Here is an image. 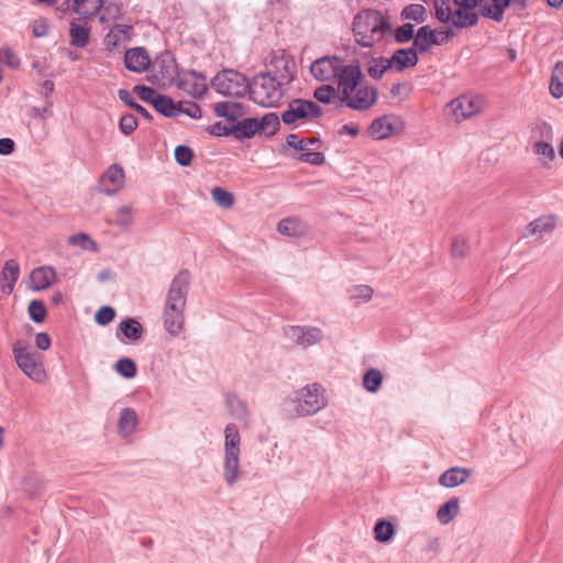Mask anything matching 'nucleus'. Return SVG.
<instances>
[{
  "mask_svg": "<svg viewBox=\"0 0 563 563\" xmlns=\"http://www.w3.org/2000/svg\"><path fill=\"white\" fill-rule=\"evenodd\" d=\"M352 33L357 45L372 48L391 36L393 27L389 18L375 9H363L352 21Z\"/></svg>",
  "mask_w": 563,
  "mask_h": 563,
  "instance_id": "obj_1",
  "label": "nucleus"
},
{
  "mask_svg": "<svg viewBox=\"0 0 563 563\" xmlns=\"http://www.w3.org/2000/svg\"><path fill=\"white\" fill-rule=\"evenodd\" d=\"M190 285V274L187 269L180 271L172 280L164 307V327L166 331L177 336L184 328V311Z\"/></svg>",
  "mask_w": 563,
  "mask_h": 563,
  "instance_id": "obj_2",
  "label": "nucleus"
},
{
  "mask_svg": "<svg viewBox=\"0 0 563 563\" xmlns=\"http://www.w3.org/2000/svg\"><path fill=\"white\" fill-rule=\"evenodd\" d=\"M223 445V481L229 487H232L241 477L240 455H241V434L234 423H229L224 428Z\"/></svg>",
  "mask_w": 563,
  "mask_h": 563,
  "instance_id": "obj_3",
  "label": "nucleus"
},
{
  "mask_svg": "<svg viewBox=\"0 0 563 563\" xmlns=\"http://www.w3.org/2000/svg\"><path fill=\"white\" fill-rule=\"evenodd\" d=\"M284 82L276 79L272 74L261 73L249 82L247 92L250 99L262 107L271 108L278 106L284 92Z\"/></svg>",
  "mask_w": 563,
  "mask_h": 563,
  "instance_id": "obj_4",
  "label": "nucleus"
},
{
  "mask_svg": "<svg viewBox=\"0 0 563 563\" xmlns=\"http://www.w3.org/2000/svg\"><path fill=\"white\" fill-rule=\"evenodd\" d=\"M290 401L298 417L313 416L328 405L325 389L317 383L309 384L296 390Z\"/></svg>",
  "mask_w": 563,
  "mask_h": 563,
  "instance_id": "obj_5",
  "label": "nucleus"
},
{
  "mask_svg": "<svg viewBox=\"0 0 563 563\" xmlns=\"http://www.w3.org/2000/svg\"><path fill=\"white\" fill-rule=\"evenodd\" d=\"M12 353L18 367L30 379L35 383H44L47 374L43 364L42 355L27 349V343L16 340L12 344Z\"/></svg>",
  "mask_w": 563,
  "mask_h": 563,
  "instance_id": "obj_6",
  "label": "nucleus"
},
{
  "mask_svg": "<svg viewBox=\"0 0 563 563\" xmlns=\"http://www.w3.org/2000/svg\"><path fill=\"white\" fill-rule=\"evenodd\" d=\"M211 87L223 96L242 97L247 92L249 80L240 71L223 69L212 78Z\"/></svg>",
  "mask_w": 563,
  "mask_h": 563,
  "instance_id": "obj_7",
  "label": "nucleus"
},
{
  "mask_svg": "<svg viewBox=\"0 0 563 563\" xmlns=\"http://www.w3.org/2000/svg\"><path fill=\"white\" fill-rule=\"evenodd\" d=\"M268 70L265 74H272L273 77L285 85L290 84L296 74L295 60L284 51H275L267 57Z\"/></svg>",
  "mask_w": 563,
  "mask_h": 563,
  "instance_id": "obj_8",
  "label": "nucleus"
},
{
  "mask_svg": "<svg viewBox=\"0 0 563 563\" xmlns=\"http://www.w3.org/2000/svg\"><path fill=\"white\" fill-rule=\"evenodd\" d=\"M322 109L316 102L305 99H294L288 103L287 110L282 114V121L287 124H294L298 120H311L319 118Z\"/></svg>",
  "mask_w": 563,
  "mask_h": 563,
  "instance_id": "obj_9",
  "label": "nucleus"
},
{
  "mask_svg": "<svg viewBox=\"0 0 563 563\" xmlns=\"http://www.w3.org/2000/svg\"><path fill=\"white\" fill-rule=\"evenodd\" d=\"M481 97L460 96L446 104V110L455 121H463L482 111Z\"/></svg>",
  "mask_w": 563,
  "mask_h": 563,
  "instance_id": "obj_10",
  "label": "nucleus"
},
{
  "mask_svg": "<svg viewBox=\"0 0 563 563\" xmlns=\"http://www.w3.org/2000/svg\"><path fill=\"white\" fill-rule=\"evenodd\" d=\"M342 65L343 59L336 56H323L312 63L310 73L319 81H331L336 79Z\"/></svg>",
  "mask_w": 563,
  "mask_h": 563,
  "instance_id": "obj_11",
  "label": "nucleus"
},
{
  "mask_svg": "<svg viewBox=\"0 0 563 563\" xmlns=\"http://www.w3.org/2000/svg\"><path fill=\"white\" fill-rule=\"evenodd\" d=\"M284 332L289 340L305 349L319 343L323 339L322 330L317 327L289 325Z\"/></svg>",
  "mask_w": 563,
  "mask_h": 563,
  "instance_id": "obj_12",
  "label": "nucleus"
},
{
  "mask_svg": "<svg viewBox=\"0 0 563 563\" xmlns=\"http://www.w3.org/2000/svg\"><path fill=\"white\" fill-rule=\"evenodd\" d=\"M177 86L194 98H201L208 89L206 76L195 70H186L178 75Z\"/></svg>",
  "mask_w": 563,
  "mask_h": 563,
  "instance_id": "obj_13",
  "label": "nucleus"
},
{
  "mask_svg": "<svg viewBox=\"0 0 563 563\" xmlns=\"http://www.w3.org/2000/svg\"><path fill=\"white\" fill-rule=\"evenodd\" d=\"M377 100V89L373 87H357L349 97H341V102L353 110H367Z\"/></svg>",
  "mask_w": 563,
  "mask_h": 563,
  "instance_id": "obj_14",
  "label": "nucleus"
},
{
  "mask_svg": "<svg viewBox=\"0 0 563 563\" xmlns=\"http://www.w3.org/2000/svg\"><path fill=\"white\" fill-rule=\"evenodd\" d=\"M124 185V170L118 164H112L100 176L98 189L100 192L112 196L117 194Z\"/></svg>",
  "mask_w": 563,
  "mask_h": 563,
  "instance_id": "obj_15",
  "label": "nucleus"
},
{
  "mask_svg": "<svg viewBox=\"0 0 563 563\" xmlns=\"http://www.w3.org/2000/svg\"><path fill=\"white\" fill-rule=\"evenodd\" d=\"M361 69L356 65H342L336 77L341 97H349L358 87L361 81Z\"/></svg>",
  "mask_w": 563,
  "mask_h": 563,
  "instance_id": "obj_16",
  "label": "nucleus"
},
{
  "mask_svg": "<svg viewBox=\"0 0 563 563\" xmlns=\"http://www.w3.org/2000/svg\"><path fill=\"white\" fill-rule=\"evenodd\" d=\"M286 143L289 147L301 152L300 156L298 157V159L301 162L319 166L322 165L325 161L323 153L311 151V148L308 147L306 139H300L297 134H289L286 137Z\"/></svg>",
  "mask_w": 563,
  "mask_h": 563,
  "instance_id": "obj_17",
  "label": "nucleus"
},
{
  "mask_svg": "<svg viewBox=\"0 0 563 563\" xmlns=\"http://www.w3.org/2000/svg\"><path fill=\"white\" fill-rule=\"evenodd\" d=\"M451 35H453V32L450 30L445 32V35L442 37V40H438L437 32L433 31L429 25H423L418 29L412 47L416 48L417 53H426L431 49L433 45L443 44Z\"/></svg>",
  "mask_w": 563,
  "mask_h": 563,
  "instance_id": "obj_18",
  "label": "nucleus"
},
{
  "mask_svg": "<svg viewBox=\"0 0 563 563\" xmlns=\"http://www.w3.org/2000/svg\"><path fill=\"white\" fill-rule=\"evenodd\" d=\"M151 58L144 47H133L125 51L124 66L130 71L142 74L148 69Z\"/></svg>",
  "mask_w": 563,
  "mask_h": 563,
  "instance_id": "obj_19",
  "label": "nucleus"
},
{
  "mask_svg": "<svg viewBox=\"0 0 563 563\" xmlns=\"http://www.w3.org/2000/svg\"><path fill=\"white\" fill-rule=\"evenodd\" d=\"M511 2L523 5L525 0H478L477 7L483 16L500 22L504 18V10L508 8Z\"/></svg>",
  "mask_w": 563,
  "mask_h": 563,
  "instance_id": "obj_20",
  "label": "nucleus"
},
{
  "mask_svg": "<svg viewBox=\"0 0 563 563\" xmlns=\"http://www.w3.org/2000/svg\"><path fill=\"white\" fill-rule=\"evenodd\" d=\"M556 225V218L553 214H545L531 221L522 232V238L534 236L541 239L550 233Z\"/></svg>",
  "mask_w": 563,
  "mask_h": 563,
  "instance_id": "obj_21",
  "label": "nucleus"
},
{
  "mask_svg": "<svg viewBox=\"0 0 563 563\" xmlns=\"http://www.w3.org/2000/svg\"><path fill=\"white\" fill-rule=\"evenodd\" d=\"M153 69L161 75L163 81H173L177 76V65L169 52H164L153 62Z\"/></svg>",
  "mask_w": 563,
  "mask_h": 563,
  "instance_id": "obj_22",
  "label": "nucleus"
},
{
  "mask_svg": "<svg viewBox=\"0 0 563 563\" xmlns=\"http://www.w3.org/2000/svg\"><path fill=\"white\" fill-rule=\"evenodd\" d=\"M132 27L125 24H115L104 37L108 51H114L131 40Z\"/></svg>",
  "mask_w": 563,
  "mask_h": 563,
  "instance_id": "obj_23",
  "label": "nucleus"
},
{
  "mask_svg": "<svg viewBox=\"0 0 563 563\" xmlns=\"http://www.w3.org/2000/svg\"><path fill=\"white\" fill-rule=\"evenodd\" d=\"M56 279V272L53 267L41 266L34 268L30 274V288L33 290H44L48 288Z\"/></svg>",
  "mask_w": 563,
  "mask_h": 563,
  "instance_id": "obj_24",
  "label": "nucleus"
},
{
  "mask_svg": "<svg viewBox=\"0 0 563 563\" xmlns=\"http://www.w3.org/2000/svg\"><path fill=\"white\" fill-rule=\"evenodd\" d=\"M20 276V266L15 260L5 261L0 274V288L4 295H10Z\"/></svg>",
  "mask_w": 563,
  "mask_h": 563,
  "instance_id": "obj_25",
  "label": "nucleus"
},
{
  "mask_svg": "<svg viewBox=\"0 0 563 563\" xmlns=\"http://www.w3.org/2000/svg\"><path fill=\"white\" fill-rule=\"evenodd\" d=\"M390 62V67L396 69L397 71H402L407 67H413L418 64L419 57L416 48H399L397 49L390 58H387Z\"/></svg>",
  "mask_w": 563,
  "mask_h": 563,
  "instance_id": "obj_26",
  "label": "nucleus"
},
{
  "mask_svg": "<svg viewBox=\"0 0 563 563\" xmlns=\"http://www.w3.org/2000/svg\"><path fill=\"white\" fill-rule=\"evenodd\" d=\"M213 111L217 117L227 119L232 124L236 123L239 119L245 114L244 107L239 102L221 101L213 106Z\"/></svg>",
  "mask_w": 563,
  "mask_h": 563,
  "instance_id": "obj_27",
  "label": "nucleus"
},
{
  "mask_svg": "<svg viewBox=\"0 0 563 563\" xmlns=\"http://www.w3.org/2000/svg\"><path fill=\"white\" fill-rule=\"evenodd\" d=\"M225 405L230 416L241 422L247 423L250 412L247 405L238 395L228 393L225 395Z\"/></svg>",
  "mask_w": 563,
  "mask_h": 563,
  "instance_id": "obj_28",
  "label": "nucleus"
},
{
  "mask_svg": "<svg viewBox=\"0 0 563 563\" xmlns=\"http://www.w3.org/2000/svg\"><path fill=\"white\" fill-rule=\"evenodd\" d=\"M470 471L463 467H451L439 477V484L443 487L453 488L467 481Z\"/></svg>",
  "mask_w": 563,
  "mask_h": 563,
  "instance_id": "obj_29",
  "label": "nucleus"
},
{
  "mask_svg": "<svg viewBox=\"0 0 563 563\" xmlns=\"http://www.w3.org/2000/svg\"><path fill=\"white\" fill-rule=\"evenodd\" d=\"M277 231L287 236H302L308 232V225L297 217H289L278 222Z\"/></svg>",
  "mask_w": 563,
  "mask_h": 563,
  "instance_id": "obj_30",
  "label": "nucleus"
},
{
  "mask_svg": "<svg viewBox=\"0 0 563 563\" xmlns=\"http://www.w3.org/2000/svg\"><path fill=\"white\" fill-rule=\"evenodd\" d=\"M369 135L375 140H384L395 133L393 124V118L389 115H383L375 119L369 126Z\"/></svg>",
  "mask_w": 563,
  "mask_h": 563,
  "instance_id": "obj_31",
  "label": "nucleus"
},
{
  "mask_svg": "<svg viewBox=\"0 0 563 563\" xmlns=\"http://www.w3.org/2000/svg\"><path fill=\"white\" fill-rule=\"evenodd\" d=\"M137 426V415L132 408H124L120 412L118 421V431L122 437H129L134 433Z\"/></svg>",
  "mask_w": 563,
  "mask_h": 563,
  "instance_id": "obj_32",
  "label": "nucleus"
},
{
  "mask_svg": "<svg viewBox=\"0 0 563 563\" xmlns=\"http://www.w3.org/2000/svg\"><path fill=\"white\" fill-rule=\"evenodd\" d=\"M144 329L134 318H126L119 323L118 335L120 333L130 341H137L142 338Z\"/></svg>",
  "mask_w": 563,
  "mask_h": 563,
  "instance_id": "obj_33",
  "label": "nucleus"
},
{
  "mask_svg": "<svg viewBox=\"0 0 563 563\" xmlns=\"http://www.w3.org/2000/svg\"><path fill=\"white\" fill-rule=\"evenodd\" d=\"M232 130H234V136L238 140L250 139L260 132L258 122L255 118H246L238 121L232 124Z\"/></svg>",
  "mask_w": 563,
  "mask_h": 563,
  "instance_id": "obj_34",
  "label": "nucleus"
},
{
  "mask_svg": "<svg viewBox=\"0 0 563 563\" xmlns=\"http://www.w3.org/2000/svg\"><path fill=\"white\" fill-rule=\"evenodd\" d=\"M460 514V501L457 498H451L443 504L437 511V518L442 525L453 521Z\"/></svg>",
  "mask_w": 563,
  "mask_h": 563,
  "instance_id": "obj_35",
  "label": "nucleus"
},
{
  "mask_svg": "<svg viewBox=\"0 0 563 563\" xmlns=\"http://www.w3.org/2000/svg\"><path fill=\"white\" fill-rule=\"evenodd\" d=\"M451 22L456 27L463 29L477 24L478 15L470 9H457L453 12Z\"/></svg>",
  "mask_w": 563,
  "mask_h": 563,
  "instance_id": "obj_36",
  "label": "nucleus"
},
{
  "mask_svg": "<svg viewBox=\"0 0 563 563\" xmlns=\"http://www.w3.org/2000/svg\"><path fill=\"white\" fill-rule=\"evenodd\" d=\"M103 0H74V12L82 16H92L99 12Z\"/></svg>",
  "mask_w": 563,
  "mask_h": 563,
  "instance_id": "obj_37",
  "label": "nucleus"
},
{
  "mask_svg": "<svg viewBox=\"0 0 563 563\" xmlns=\"http://www.w3.org/2000/svg\"><path fill=\"white\" fill-rule=\"evenodd\" d=\"M533 152L539 156L540 163L549 167L554 159L555 153L553 146L547 141H538L533 144Z\"/></svg>",
  "mask_w": 563,
  "mask_h": 563,
  "instance_id": "obj_38",
  "label": "nucleus"
},
{
  "mask_svg": "<svg viewBox=\"0 0 563 563\" xmlns=\"http://www.w3.org/2000/svg\"><path fill=\"white\" fill-rule=\"evenodd\" d=\"M383 383V374L377 368H369L363 376V387L372 394L379 390Z\"/></svg>",
  "mask_w": 563,
  "mask_h": 563,
  "instance_id": "obj_39",
  "label": "nucleus"
},
{
  "mask_svg": "<svg viewBox=\"0 0 563 563\" xmlns=\"http://www.w3.org/2000/svg\"><path fill=\"white\" fill-rule=\"evenodd\" d=\"M154 109L164 117H177V103L168 96L161 95L154 104Z\"/></svg>",
  "mask_w": 563,
  "mask_h": 563,
  "instance_id": "obj_40",
  "label": "nucleus"
},
{
  "mask_svg": "<svg viewBox=\"0 0 563 563\" xmlns=\"http://www.w3.org/2000/svg\"><path fill=\"white\" fill-rule=\"evenodd\" d=\"M70 43L75 47L84 48L89 43V30L71 23L70 25Z\"/></svg>",
  "mask_w": 563,
  "mask_h": 563,
  "instance_id": "obj_41",
  "label": "nucleus"
},
{
  "mask_svg": "<svg viewBox=\"0 0 563 563\" xmlns=\"http://www.w3.org/2000/svg\"><path fill=\"white\" fill-rule=\"evenodd\" d=\"M258 122L260 132L266 135H274L279 128V118L276 113H266Z\"/></svg>",
  "mask_w": 563,
  "mask_h": 563,
  "instance_id": "obj_42",
  "label": "nucleus"
},
{
  "mask_svg": "<svg viewBox=\"0 0 563 563\" xmlns=\"http://www.w3.org/2000/svg\"><path fill=\"white\" fill-rule=\"evenodd\" d=\"M401 18L406 20H413L418 23L426 21V9L423 5L418 3H412L406 5L401 11Z\"/></svg>",
  "mask_w": 563,
  "mask_h": 563,
  "instance_id": "obj_43",
  "label": "nucleus"
},
{
  "mask_svg": "<svg viewBox=\"0 0 563 563\" xmlns=\"http://www.w3.org/2000/svg\"><path fill=\"white\" fill-rule=\"evenodd\" d=\"M114 368L119 375L128 379L135 377L137 373L135 362L129 357L120 358L115 363Z\"/></svg>",
  "mask_w": 563,
  "mask_h": 563,
  "instance_id": "obj_44",
  "label": "nucleus"
},
{
  "mask_svg": "<svg viewBox=\"0 0 563 563\" xmlns=\"http://www.w3.org/2000/svg\"><path fill=\"white\" fill-rule=\"evenodd\" d=\"M388 69H391L390 62L385 57H378L371 60L367 71L372 78L379 79Z\"/></svg>",
  "mask_w": 563,
  "mask_h": 563,
  "instance_id": "obj_45",
  "label": "nucleus"
},
{
  "mask_svg": "<svg viewBox=\"0 0 563 563\" xmlns=\"http://www.w3.org/2000/svg\"><path fill=\"white\" fill-rule=\"evenodd\" d=\"M563 62H556L554 65L552 79L550 84V92L554 98L563 97V82L560 79L562 74Z\"/></svg>",
  "mask_w": 563,
  "mask_h": 563,
  "instance_id": "obj_46",
  "label": "nucleus"
},
{
  "mask_svg": "<svg viewBox=\"0 0 563 563\" xmlns=\"http://www.w3.org/2000/svg\"><path fill=\"white\" fill-rule=\"evenodd\" d=\"M391 35L395 42L399 44L408 43L411 40L415 41V25L412 23H405L396 30H393Z\"/></svg>",
  "mask_w": 563,
  "mask_h": 563,
  "instance_id": "obj_47",
  "label": "nucleus"
},
{
  "mask_svg": "<svg viewBox=\"0 0 563 563\" xmlns=\"http://www.w3.org/2000/svg\"><path fill=\"white\" fill-rule=\"evenodd\" d=\"M70 245L79 246L81 250H91L96 252L98 250L97 243L86 233L73 234L68 238Z\"/></svg>",
  "mask_w": 563,
  "mask_h": 563,
  "instance_id": "obj_48",
  "label": "nucleus"
},
{
  "mask_svg": "<svg viewBox=\"0 0 563 563\" xmlns=\"http://www.w3.org/2000/svg\"><path fill=\"white\" fill-rule=\"evenodd\" d=\"M394 532V526L386 520H379L374 528L375 539L379 542H388Z\"/></svg>",
  "mask_w": 563,
  "mask_h": 563,
  "instance_id": "obj_49",
  "label": "nucleus"
},
{
  "mask_svg": "<svg viewBox=\"0 0 563 563\" xmlns=\"http://www.w3.org/2000/svg\"><path fill=\"white\" fill-rule=\"evenodd\" d=\"M211 196L213 201L222 208H231L234 205L233 195L221 187H214Z\"/></svg>",
  "mask_w": 563,
  "mask_h": 563,
  "instance_id": "obj_50",
  "label": "nucleus"
},
{
  "mask_svg": "<svg viewBox=\"0 0 563 563\" xmlns=\"http://www.w3.org/2000/svg\"><path fill=\"white\" fill-rule=\"evenodd\" d=\"M350 298L352 300H356L357 303L367 302L373 297V289L367 285H356L353 286L350 290Z\"/></svg>",
  "mask_w": 563,
  "mask_h": 563,
  "instance_id": "obj_51",
  "label": "nucleus"
},
{
  "mask_svg": "<svg viewBox=\"0 0 563 563\" xmlns=\"http://www.w3.org/2000/svg\"><path fill=\"white\" fill-rule=\"evenodd\" d=\"M435 16L442 23L451 22L453 12L450 7V0H434Z\"/></svg>",
  "mask_w": 563,
  "mask_h": 563,
  "instance_id": "obj_52",
  "label": "nucleus"
},
{
  "mask_svg": "<svg viewBox=\"0 0 563 563\" xmlns=\"http://www.w3.org/2000/svg\"><path fill=\"white\" fill-rule=\"evenodd\" d=\"M338 91L332 85H323L314 90L313 97L319 102L328 104L335 99Z\"/></svg>",
  "mask_w": 563,
  "mask_h": 563,
  "instance_id": "obj_53",
  "label": "nucleus"
},
{
  "mask_svg": "<svg viewBox=\"0 0 563 563\" xmlns=\"http://www.w3.org/2000/svg\"><path fill=\"white\" fill-rule=\"evenodd\" d=\"M133 92L136 93L141 100L152 104L153 107H154L157 98L161 96V93L157 92L154 88L143 86V85L134 86Z\"/></svg>",
  "mask_w": 563,
  "mask_h": 563,
  "instance_id": "obj_54",
  "label": "nucleus"
},
{
  "mask_svg": "<svg viewBox=\"0 0 563 563\" xmlns=\"http://www.w3.org/2000/svg\"><path fill=\"white\" fill-rule=\"evenodd\" d=\"M29 314L32 321L41 323L45 320L46 308L42 300L34 299L29 303Z\"/></svg>",
  "mask_w": 563,
  "mask_h": 563,
  "instance_id": "obj_55",
  "label": "nucleus"
},
{
  "mask_svg": "<svg viewBox=\"0 0 563 563\" xmlns=\"http://www.w3.org/2000/svg\"><path fill=\"white\" fill-rule=\"evenodd\" d=\"M133 222V211L129 206L120 207L115 212L114 223L121 228H129Z\"/></svg>",
  "mask_w": 563,
  "mask_h": 563,
  "instance_id": "obj_56",
  "label": "nucleus"
},
{
  "mask_svg": "<svg viewBox=\"0 0 563 563\" xmlns=\"http://www.w3.org/2000/svg\"><path fill=\"white\" fill-rule=\"evenodd\" d=\"M174 155H175L176 162L179 165H181V166H189L191 161H192V157H194V152L187 145H178L175 148Z\"/></svg>",
  "mask_w": 563,
  "mask_h": 563,
  "instance_id": "obj_57",
  "label": "nucleus"
},
{
  "mask_svg": "<svg viewBox=\"0 0 563 563\" xmlns=\"http://www.w3.org/2000/svg\"><path fill=\"white\" fill-rule=\"evenodd\" d=\"M179 114H186L192 119H199L201 118V109L200 107L195 103V102H186L185 104L183 103H177V115Z\"/></svg>",
  "mask_w": 563,
  "mask_h": 563,
  "instance_id": "obj_58",
  "label": "nucleus"
},
{
  "mask_svg": "<svg viewBox=\"0 0 563 563\" xmlns=\"http://www.w3.org/2000/svg\"><path fill=\"white\" fill-rule=\"evenodd\" d=\"M114 309L110 306H103L96 312L95 321L99 325H107L114 319Z\"/></svg>",
  "mask_w": 563,
  "mask_h": 563,
  "instance_id": "obj_59",
  "label": "nucleus"
},
{
  "mask_svg": "<svg viewBox=\"0 0 563 563\" xmlns=\"http://www.w3.org/2000/svg\"><path fill=\"white\" fill-rule=\"evenodd\" d=\"M137 126V120L133 114H124L119 121V129L124 135H130Z\"/></svg>",
  "mask_w": 563,
  "mask_h": 563,
  "instance_id": "obj_60",
  "label": "nucleus"
},
{
  "mask_svg": "<svg viewBox=\"0 0 563 563\" xmlns=\"http://www.w3.org/2000/svg\"><path fill=\"white\" fill-rule=\"evenodd\" d=\"M0 62L13 69L18 68L20 65V58L10 47H3L0 51Z\"/></svg>",
  "mask_w": 563,
  "mask_h": 563,
  "instance_id": "obj_61",
  "label": "nucleus"
},
{
  "mask_svg": "<svg viewBox=\"0 0 563 563\" xmlns=\"http://www.w3.org/2000/svg\"><path fill=\"white\" fill-rule=\"evenodd\" d=\"M468 253V245L464 238H456L452 242V254L455 257H464Z\"/></svg>",
  "mask_w": 563,
  "mask_h": 563,
  "instance_id": "obj_62",
  "label": "nucleus"
},
{
  "mask_svg": "<svg viewBox=\"0 0 563 563\" xmlns=\"http://www.w3.org/2000/svg\"><path fill=\"white\" fill-rule=\"evenodd\" d=\"M208 132L216 136H227V135H234V130H232L231 125H225L222 122H216L214 124L210 125L208 128Z\"/></svg>",
  "mask_w": 563,
  "mask_h": 563,
  "instance_id": "obj_63",
  "label": "nucleus"
},
{
  "mask_svg": "<svg viewBox=\"0 0 563 563\" xmlns=\"http://www.w3.org/2000/svg\"><path fill=\"white\" fill-rule=\"evenodd\" d=\"M35 345L42 351L48 350L51 346L49 335L45 332L37 333L35 335Z\"/></svg>",
  "mask_w": 563,
  "mask_h": 563,
  "instance_id": "obj_64",
  "label": "nucleus"
}]
</instances>
